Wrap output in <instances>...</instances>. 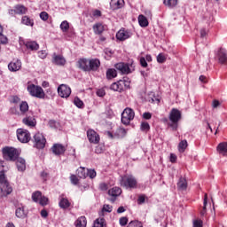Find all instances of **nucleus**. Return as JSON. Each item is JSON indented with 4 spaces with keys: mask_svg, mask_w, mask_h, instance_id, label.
Here are the masks:
<instances>
[{
    "mask_svg": "<svg viewBox=\"0 0 227 227\" xmlns=\"http://www.w3.org/2000/svg\"><path fill=\"white\" fill-rule=\"evenodd\" d=\"M39 204L42 205V207H45L46 205H49V199L45 196H41L38 201Z\"/></svg>",
    "mask_w": 227,
    "mask_h": 227,
    "instance_id": "nucleus-50",
    "label": "nucleus"
},
{
    "mask_svg": "<svg viewBox=\"0 0 227 227\" xmlns=\"http://www.w3.org/2000/svg\"><path fill=\"white\" fill-rule=\"evenodd\" d=\"M52 63L54 65H57L58 67H65L67 64V59L63 55H58L56 53H53L52 55Z\"/></svg>",
    "mask_w": 227,
    "mask_h": 227,
    "instance_id": "nucleus-18",
    "label": "nucleus"
},
{
    "mask_svg": "<svg viewBox=\"0 0 227 227\" xmlns=\"http://www.w3.org/2000/svg\"><path fill=\"white\" fill-rule=\"evenodd\" d=\"M124 4H125L124 0H111L110 8L112 10H120V8H123Z\"/></svg>",
    "mask_w": 227,
    "mask_h": 227,
    "instance_id": "nucleus-26",
    "label": "nucleus"
},
{
    "mask_svg": "<svg viewBox=\"0 0 227 227\" xmlns=\"http://www.w3.org/2000/svg\"><path fill=\"white\" fill-rule=\"evenodd\" d=\"M193 227H203V221L193 220Z\"/></svg>",
    "mask_w": 227,
    "mask_h": 227,
    "instance_id": "nucleus-60",
    "label": "nucleus"
},
{
    "mask_svg": "<svg viewBox=\"0 0 227 227\" xmlns=\"http://www.w3.org/2000/svg\"><path fill=\"white\" fill-rule=\"evenodd\" d=\"M60 29L63 33H67V31L70 29V23L67 20L62 21L60 24Z\"/></svg>",
    "mask_w": 227,
    "mask_h": 227,
    "instance_id": "nucleus-44",
    "label": "nucleus"
},
{
    "mask_svg": "<svg viewBox=\"0 0 227 227\" xmlns=\"http://www.w3.org/2000/svg\"><path fill=\"white\" fill-rule=\"evenodd\" d=\"M121 185L124 189H137V179L133 175H124L121 178Z\"/></svg>",
    "mask_w": 227,
    "mask_h": 227,
    "instance_id": "nucleus-4",
    "label": "nucleus"
},
{
    "mask_svg": "<svg viewBox=\"0 0 227 227\" xmlns=\"http://www.w3.org/2000/svg\"><path fill=\"white\" fill-rule=\"evenodd\" d=\"M118 76V73L114 68H109L106 70V79H114V77Z\"/></svg>",
    "mask_w": 227,
    "mask_h": 227,
    "instance_id": "nucleus-38",
    "label": "nucleus"
},
{
    "mask_svg": "<svg viewBox=\"0 0 227 227\" xmlns=\"http://www.w3.org/2000/svg\"><path fill=\"white\" fill-rule=\"evenodd\" d=\"M74 104L76 106V107H78V109H82V107H84V102H82V100H81V98L78 97L74 98Z\"/></svg>",
    "mask_w": 227,
    "mask_h": 227,
    "instance_id": "nucleus-45",
    "label": "nucleus"
},
{
    "mask_svg": "<svg viewBox=\"0 0 227 227\" xmlns=\"http://www.w3.org/2000/svg\"><path fill=\"white\" fill-rule=\"evenodd\" d=\"M58 93L62 98H68L72 94V89H70L67 84H61L58 88Z\"/></svg>",
    "mask_w": 227,
    "mask_h": 227,
    "instance_id": "nucleus-12",
    "label": "nucleus"
},
{
    "mask_svg": "<svg viewBox=\"0 0 227 227\" xmlns=\"http://www.w3.org/2000/svg\"><path fill=\"white\" fill-rule=\"evenodd\" d=\"M180 120H182V112L177 108H172L168 114V127L172 130H178Z\"/></svg>",
    "mask_w": 227,
    "mask_h": 227,
    "instance_id": "nucleus-1",
    "label": "nucleus"
},
{
    "mask_svg": "<svg viewBox=\"0 0 227 227\" xmlns=\"http://www.w3.org/2000/svg\"><path fill=\"white\" fill-rule=\"evenodd\" d=\"M100 68V60L98 59H89V72H97Z\"/></svg>",
    "mask_w": 227,
    "mask_h": 227,
    "instance_id": "nucleus-20",
    "label": "nucleus"
},
{
    "mask_svg": "<svg viewBox=\"0 0 227 227\" xmlns=\"http://www.w3.org/2000/svg\"><path fill=\"white\" fill-rule=\"evenodd\" d=\"M92 29L95 35H102V33H104V25H102V23H96L92 27Z\"/></svg>",
    "mask_w": 227,
    "mask_h": 227,
    "instance_id": "nucleus-34",
    "label": "nucleus"
},
{
    "mask_svg": "<svg viewBox=\"0 0 227 227\" xmlns=\"http://www.w3.org/2000/svg\"><path fill=\"white\" fill-rule=\"evenodd\" d=\"M140 130L142 132H145V134L147 132L150 131V123H148L147 121H142L140 124Z\"/></svg>",
    "mask_w": 227,
    "mask_h": 227,
    "instance_id": "nucleus-42",
    "label": "nucleus"
},
{
    "mask_svg": "<svg viewBox=\"0 0 227 227\" xmlns=\"http://www.w3.org/2000/svg\"><path fill=\"white\" fill-rule=\"evenodd\" d=\"M93 227H107L105 218H97L93 223Z\"/></svg>",
    "mask_w": 227,
    "mask_h": 227,
    "instance_id": "nucleus-36",
    "label": "nucleus"
},
{
    "mask_svg": "<svg viewBox=\"0 0 227 227\" xmlns=\"http://www.w3.org/2000/svg\"><path fill=\"white\" fill-rule=\"evenodd\" d=\"M25 46L28 51H38L40 49V45L36 41H27Z\"/></svg>",
    "mask_w": 227,
    "mask_h": 227,
    "instance_id": "nucleus-27",
    "label": "nucleus"
},
{
    "mask_svg": "<svg viewBox=\"0 0 227 227\" xmlns=\"http://www.w3.org/2000/svg\"><path fill=\"white\" fill-rule=\"evenodd\" d=\"M78 68L83 72H90V59H80L77 62Z\"/></svg>",
    "mask_w": 227,
    "mask_h": 227,
    "instance_id": "nucleus-21",
    "label": "nucleus"
},
{
    "mask_svg": "<svg viewBox=\"0 0 227 227\" xmlns=\"http://www.w3.org/2000/svg\"><path fill=\"white\" fill-rule=\"evenodd\" d=\"M216 152L223 157H227V142L220 143L216 147Z\"/></svg>",
    "mask_w": 227,
    "mask_h": 227,
    "instance_id": "nucleus-24",
    "label": "nucleus"
},
{
    "mask_svg": "<svg viewBox=\"0 0 227 227\" xmlns=\"http://www.w3.org/2000/svg\"><path fill=\"white\" fill-rule=\"evenodd\" d=\"M7 169L6 163L4 160H0V175H4Z\"/></svg>",
    "mask_w": 227,
    "mask_h": 227,
    "instance_id": "nucleus-51",
    "label": "nucleus"
},
{
    "mask_svg": "<svg viewBox=\"0 0 227 227\" xmlns=\"http://www.w3.org/2000/svg\"><path fill=\"white\" fill-rule=\"evenodd\" d=\"M215 58L220 65H226L227 63V51L224 48H219L215 51Z\"/></svg>",
    "mask_w": 227,
    "mask_h": 227,
    "instance_id": "nucleus-10",
    "label": "nucleus"
},
{
    "mask_svg": "<svg viewBox=\"0 0 227 227\" xmlns=\"http://www.w3.org/2000/svg\"><path fill=\"white\" fill-rule=\"evenodd\" d=\"M140 65L143 68H146V67H148V62H146V59L145 57L140 58Z\"/></svg>",
    "mask_w": 227,
    "mask_h": 227,
    "instance_id": "nucleus-58",
    "label": "nucleus"
},
{
    "mask_svg": "<svg viewBox=\"0 0 227 227\" xmlns=\"http://www.w3.org/2000/svg\"><path fill=\"white\" fill-rule=\"evenodd\" d=\"M67 149L65 148V145L61 144H54L51 147V152L54 153V155H63Z\"/></svg>",
    "mask_w": 227,
    "mask_h": 227,
    "instance_id": "nucleus-22",
    "label": "nucleus"
},
{
    "mask_svg": "<svg viewBox=\"0 0 227 227\" xmlns=\"http://www.w3.org/2000/svg\"><path fill=\"white\" fill-rule=\"evenodd\" d=\"M2 153L5 160L15 162L20 155V150L14 147L5 146L2 149Z\"/></svg>",
    "mask_w": 227,
    "mask_h": 227,
    "instance_id": "nucleus-2",
    "label": "nucleus"
},
{
    "mask_svg": "<svg viewBox=\"0 0 227 227\" xmlns=\"http://www.w3.org/2000/svg\"><path fill=\"white\" fill-rule=\"evenodd\" d=\"M116 70H119L122 75H129L136 70V66L134 65V60H129V63L119 62L114 65Z\"/></svg>",
    "mask_w": 227,
    "mask_h": 227,
    "instance_id": "nucleus-3",
    "label": "nucleus"
},
{
    "mask_svg": "<svg viewBox=\"0 0 227 227\" xmlns=\"http://www.w3.org/2000/svg\"><path fill=\"white\" fill-rule=\"evenodd\" d=\"M48 125L51 127V129H59V122L56 121L55 120H50Z\"/></svg>",
    "mask_w": 227,
    "mask_h": 227,
    "instance_id": "nucleus-48",
    "label": "nucleus"
},
{
    "mask_svg": "<svg viewBox=\"0 0 227 227\" xmlns=\"http://www.w3.org/2000/svg\"><path fill=\"white\" fill-rule=\"evenodd\" d=\"M38 56L41 58V59H45L47 58V51H39Z\"/></svg>",
    "mask_w": 227,
    "mask_h": 227,
    "instance_id": "nucleus-62",
    "label": "nucleus"
},
{
    "mask_svg": "<svg viewBox=\"0 0 227 227\" xmlns=\"http://www.w3.org/2000/svg\"><path fill=\"white\" fill-rule=\"evenodd\" d=\"M129 223V218L127 216H122L119 220V223L121 226H127V223Z\"/></svg>",
    "mask_w": 227,
    "mask_h": 227,
    "instance_id": "nucleus-53",
    "label": "nucleus"
},
{
    "mask_svg": "<svg viewBox=\"0 0 227 227\" xmlns=\"http://www.w3.org/2000/svg\"><path fill=\"white\" fill-rule=\"evenodd\" d=\"M207 35H208V29L207 28L200 29V38H207Z\"/></svg>",
    "mask_w": 227,
    "mask_h": 227,
    "instance_id": "nucleus-59",
    "label": "nucleus"
},
{
    "mask_svg": "<svg viewBox=\"0 0 227 227\" xmlns=\"http://www.w3.org/2000/svg\"><path fill=\"white\" fill-rule=\"evenodd\" d=\"M142 118H144V120H152V114L150 112H145L143 114Z\"/></svg>",
    "mask_w": 227,
    "mask_h": 227,
    "instance_id": "nucleus-61",
    "label": "nucleus"
},
{
    "mask_svg": "<svg viewBox=\"0 0 227 227\" xmlns=\"http://www.w3.org/2000/svg\"><path fill=\"white\" fill-rule=\"evenodd\" d=\"M13 192V188L10 185V183H8V180L6 179V176L1 174L0 175V198H4V196H8L9 194H12Z\"/></svg>",
    "mask_w": 227,
    "mask_h": 227,
    "instance_id": "nucleus-5",
    "label": "nucleus"
},
{
    "mask_svg": "<svg viewBox=\"0 0 227 227\" xmlns=\"http://www.w3.org/2000/svg\"><path fill=\"white\" fill-rule=\"evenodd\" d=\"M40 19H41V20H43L44 22L49 20V13H47V12H42L40 13Z\"/></svg>",
    "mask_w": 227,
    "mask_h": 227,
    "instance_id": "nucleus-54",
    "label": "nucleus"
},
{
    "mask_svg": "<svg viewBox=\"0 0 227 227\" xmlns=\"http://www.w3.org/2000/svg\"><path fill=\"white\" fill-rule=\"evenodd\" d=\"M87 176L93 180V178H96L97 176V171H95L93 168H87Z\"/></svg>",
    "mask_w": 227,
    "mask_h": 227,
    "instance_id": "nucleus-47",
    "label": "nucleus"
},
{
    "mask_svg": "<svg viewBox=\"0 0 227 227\" xmlns=\"http://www.w3.org/2000/svg\"><path fill=\"white\" fill-rule=\"evenodd\" d=\"M87 137L90 143H92L93 145H98L100 143V135L94 129L87 130Z\"/></svg>",
    "mask_w": 227,
    "mask_h": 227,
    "instance_id": "nucleus-13",
    "label": "nucleus"
},
{
    "mask_svg": "<svg viewBox=\"0 0 227 227\" xmlns=\"http://www.w3.org/2000/svg\"><path fill=\"white\" fill-rule=\"evenodd\" d=\"M163 4L168 8H175L178 4V0H163Z\"/></svg>",
    "mask_w": 227,
    "mask_h": 227,
    "instance_id": "nucleus-39",
    "label": "nucleus"
},
{
    "mask_svg": "<svg viewBox=\"0 0 227 227\" xmlns=\"http://www.w3.org/2000/svg\"><path fill=\"white\" fill-rule=\"evenodd\" d=\"M178 191H186L187 190V180L184 177H180L177 182Z\"/></svg>",
    "mask_w": 227,
    "mask_h": 227,
    "instance_id": "nucleus-29",
    "label": "nucleus"
},
{
    "mask_svg": "<svg viewBox=\"0 0 227 227\" xmlns=\"http://www.w3.org/2000/svg\"><path fill=\"white\" fill-rule=\"evenodd\" d=\"M70 181L73 185H77V184H79V178H77V176L75 175H71Z\"/></svg>",
    "mask_w": 227,
    "mask_h": 227,
    "instance_id": "nucleus-55",
    "label": "nucleus"
},
{
    "mask_svg": "<svg viewBox=\"0 0 227 227\" xmlns=\"http://www.w3.org/2000/svg\"><path fill=\"white\" fill-rule=\"evenodd\" d=\"M21 24H24L25 26H30V27H33V26H35V21L28 16H23L21 19Z\"/></svg>",
    "mask_w": 227,
    "mask_h": 227,
    "instance_id": "nucleus-37",
    "label": "nucleus"
},
{
    "mask_svg": "<svg viewBox=\"0 0 227 227\" xmlns=\"http://www.w3.org/2000/svg\"><path fill=\"white\" fill-rule=\"evenodd\" d=\"M103 212H113V206L109 204H105L103 206Z\"/></svg>",
    "mask_w": 227,
    "mask_h": 227,
    "instance_id": "nucleus-57",
    "label": "nucleus"
},
{
    "mask_svg": "<svg viewBox=\"0 0 227 227\" xmlns=\"http://www.w3.org/2000/svg\"><path fill=\"white\" fill-rule=\"evenodd\" d=\"M108 195L110 196L109 200L112 203H114L116 201V198L121 195V188L115 186L108 190Z\"/></svg>",
    "mask_w": 227,
    "mask_h": 227,
    "instance_id": "nucleus-14",
    "label": "nucleus"
},
{
    "mask_svg": "<svg viewBox=\"0 0 227 227\" xmlns=\"http://www.w3.org/2000/svg\"><path fill=\"white\" fill-rule=\"evenodd\" d=\"M70 200L65 195H60L59 197V207L63 210H67V208H70Z\"/></svg>",
    "mask_w": 227,
    "mask_h": 227,
    "instance_id": "nucleus-19",
    "label": "nucleus"
},
{
    "mask_svg": "<svg viewBox=\"0 0 227 227\" xmlns=\"http://www.w3.org/2000/svg\"><path fill=\"white\" fill-rule=\"evenodd\" d=\"M22 68V62L20 59H13L8 65V69L10 72H19Z\"/></svg>",
    "mask_w": 227,
    "mask_h": 227,
    "instance_id": "nucleus-17",
    "label": "nucleus"
},
{
    "mask_svg": "<svg viewBox=\"0 0 227 227\" xmlns=\"http://www.w3.org/2000/svg\"><path fill=\"white\" fill-rule=\"evenodd\" d=\"M96 93L98 97H106V90L104 89H98Z\"/></svg>",
    "mask_w": 227,
    "mask_h": 227,
    "instance_id": "nucleus-63",
    "label": "nucleus"
},
{
    "mask_svg": "<svg viewBox=\"0 0 227 227\" xmlns=\"http://www.w3.org/2000/svg\"><path fill=\"white\" fill-rule=\"evenodd\" d=\"M41 198H42V192H35L32 194V200L33 201H35V203H38Z\"/></svg>",
    "mask_w": 227,
    "mask_h": 227,
    "instance_id": "nucleus-46",
    "label": "nucleus"
},
{
    "mask_svg": "<svg viewBox=\"0 0 227 227\" xmlns=\"http://www.w3.org/2000/svg\"><path fill=\"white\" fill-rule=\"evenodd\" d=\"M138 24L141 27H148V19H146L145 15L140 14L138 16Z\"/></svg>",
    "mask_w": 227,
    "mask_h": 227,
    "instance_id": "nucleus-33",
    "label": "nucleus"
},
{
    "mask_svg": "<svg viewBox=\"0 0 227 227\" xmlns=\"http://www.w3.org/2000/svg\"><path fill=\"white\" fill-rule=\"evenodd\" d=\"M86 224H88V220L86 219V216H80L74 222L75 227H86Z\"/></svg>",
    "mask_w": 227,
    "mask_h": 227,
    "instance_id": "nucleus-31",
    "label": "nucleus"
},
{
    "mask_svg": "<svg viewBox=\"0 0 227 227\" xmlns=\"http://www.w3.org/2000/svg\"><path fill=\"white\" fill-rule=\"evenodd\" d=\"M207 205H208V194L205 193L203 200V207L200 211V215L203 217L207 215Z\"/></svg>",
    "mask_w": 227,
    "mask_h": 227,
    "instance_id": "nucleus-35",
    "label": "nucleus"
},
{
    "mask_svg": "<svg viewBox=\"0 0 227 227\" xmlns=\"http://www.w3.org/2000/svg\"><path fill=\"white\" fill-rule=\"evenodd\" d=\"M125 136H127V129L123 128H119L114 132V137H116L117 139H123Z\"/></svg>",
    "mask_w": 227,
    "mask_h": 227,
    "instance_id": "nucleus-30",
    "label": "nucleus"
},
{
    "mask_svg": "<svg viewBox=\"0 0 227 227\" xmlns=\"http://www.w3.org/2000/svg\"><path fill=\"white\" fill-rule=\"evenodd\" d=\"M17 138L20 143H29L31 141V133L27 129H18Z\"/></svg>",
    "mask_w": 227,
    "mask_h": 227,
    "instance_id": "nucleus-9",
    "label": "nucleus"
},
{
    "mask_svg": "<svg viewBox=\"0 0 227 227\" xmlns=\"http://www.w3.org/2000/svg\"><path fill=\"white\" fill-rule=\"evenodd\" d=\"M16 167L18 171L24 172L26 171V160L23 158L16 159Z\"/></svg>",
    "mask_w": 227,
    "mask_h": 227,
    "instance_id": "nucleus-28",
    "label": "nucleus"
},
{
    "mask_svg": "<svg viewBox=\"0 0 227 227\" xmlns=\"http://www.w3.org/2000/svg\"><path fill=\"white\" fill-rule=\"evenodd\" d=\"M187 140H182L178 145V150L180 153H184V152H185V150L187 149Z\"/></svg>",
    "mask_w": 227,
    "mask_h": 227,
    "instance_id": "nucleus-41",
    "label": "nucleus"
},
{
    "mask_svg": "<svg viewBox=\"0 0 227 227\" xmlns=\"http://www.w3.org/2000/svg\"><path fill=\"white\" fill-rule=\"evenodd\" d=\"M11 102L12 104H19V102H20V98H19V96H12Z\"/></svg>",
    "mask_w": 227,
    "mask_h": 227,
    "instance_id": "nucleus-64",
    "label": "nucleus"
},
{
    "mask_svg": "<svg viewBox=\"0 0 227 227\" xmlns=\"http://www.w3.org/2000/svg\"><path fill=\"white\" fill-rule=\"evenodd\" d=\"M32 142L34 144V148H36L37 150H43L45 148L47 139H45L43 134L37 132L33 136Z\"/></svg>",
    "mask_w": 227,
    "mask_h": 227,
    "instance_id": "nucleus-6",
    "label": "nucleus"
},
{
    "mask_svg": "<svg viewBox=\"0 0 227 227\" xmlns=\"http://www.w3.org/2000/svg\"><path fill=\"white\" fill-rule=\"evenodd\" d=\"M76 174L79 176V178H87L88 177V168H84V167H80L77 170H76Z\"/></svg>",
    "mask_w": 227,
    "mask_h": 227,
    "instance_id": "nucleus-32",
    "label": "nucleus"
},
{
    "mask_svg": "<svg viewBox=\"0 0 227 227\" xmlns=\"http://www.w3.org/2000/svg\"><path fill=\"white\" fill-rule=\"evenodd\" d=\"M27 90L30 93L31 97H35V98H45V92L43 89L34 83L27 85Z\"/></svg>",
    "mask_w": 227,
    "mask_h": 227,
    "instance_id": "nucleus-7",
    "label": "nucleus"
},
{
    "mask_svg": "<svg viewBox=\"0 0 227 227\" xmlns=\"http://www.w3.org/2000/svg\"><path fill=\"white\" fill-rule=\"evenodd\" d=\"M123 84L125 86H127V84H125V81H119L117 82H114L111 84L110 86V90H112L113 91H123Z\"/></svg>",
    "mask_w": 227,
    "mask_h": 227,
    "instance_id": "nucleus-25",
    "label": "nucleus"
},
{
    "mask_svg": "<svg viewBox=\"0 0 227 227\" xmlns=\"http://www.w3.org/2000/svg\"><path fill=\"white\" fill-rule=\"evenodd\" d=\"M157 61L159 63H166V56H164L162 53L158 54Z\"/></svg>",
    "mask_w": 227,
    "mask_h": 227,
    "instance_id": "nucleus-56",
    "label": "nucleus"
},
{
    "mask_svg": "<svg viewBox=\"0 0 227 227\" xmlns=\"http://www.w3.org/2000/svg\"><path fill=\"white\" fill-rule=\"evenodd\" d=\"M130 36H132V33H130V31L125 28H121L116 34V38L117 40H120V42H124V40H129Z\"/></svg>",
    "mask_w": 227,
    "mask_h": 227,
    "instance_id": "nucleus-15",
    "label": "nucleus"
},
{
    "mask_svg": "<svg viewBox=\"0 0 227 227\" xmlns=\"http://www.w3.org/2000/svg\"><path fill=\"white\" fill-rule=\"evenodd\" d=\"M136 116V113H134V110L132 108H126L121 114V121L123 123V125H129L130 121L134 120V117Z\"/></svg>",
    "mask_w": 227,
    "mask_h": 227,
    "instance_id": "nucleus-8",
    "label": "nucleus"
},
{
    "mask_svg": "<svg viewBox=\"0 0 227 227\" xmlns=\"http://www.w3.org/2000/svg\"><path fill=\"white\" fill-rule=\"evenodd\" d=\"M20 111L24 114L27 113L29 111V105H27V102L22 101L21 104L20 105Z\"/></svg>",
    "mask_w": 227,
    "mask_h": 227,
    "instance_id": "nucleus-43",
    "label": "nucleus"
},
{
    "mask_svg": "<svg viewBox=\"0 0 227 227\" xmlns=\"http://www.w3.org/2000/svg\"><path fill=\"white\" fill-rule=\"evenodd\" d=\"M27 13V8L22 4H17L14 9H9L8 14L11 17H15V15H26Z\"/></svg>",
    "mask_w": 227,
    "mask_h": 227,
    "instance_id": "nucleus-11",
    "label": "nucleus"
},
{
    "mask_svg": "<svg viewBox=\"0 0 227 227\" xmlns=\"http://www.w3.org/2000/svg\"><path fill=\"white\" fill-rule=\"evenodd\" d=\"M3 31H4V28L0 25V43H2V45H6V43H8V37L3 35Z\"/></svg>",
    "mask_w": 227,
    "mask_h": 227,
    "instance_id": "nucleus-40",
    "label": "nucleus"
},
{
    "mask_svg": "<svg viewBox=\"0 0 227 227\" xmlns=\"http://www.w3.org/2000/svg\"><path fill=\"white\" fill-rule=\"evenodd\" d=\"M16 217L19 219H24L27 215V212L24 209V205H18L15 211Z\"/></svg>",
    "mask_w": 227,
    "mask_h": 227,
    "instance_id": "nucleus-23",
    "label": "nucleus"
},
{
    "mask_svg": "<svg viewBox=\"0 0 227 227\" xmlns=\"http://www.w3.org/2000/svg\"><path fill=\"white\" fill-rule=\"evenodd\" d=\"M104 52L106 54L105 56L106 59H109V58H111V56L114 54V51H113V50L109 48L105 49Z\"/></svg>",
    "mask_w": 227,
    "mask_h": 227,
    "instance_id": "nucleus-52",
    "label": "nucleus"
},
{
    "mask_svg": "<svg viewBox=\"0 0 227 227\" xmlns=\"http://www.w3.org/2000/svg\"><path fill=\"white\" fill-rule=\"evenodd\" d=\"M127 227H143V223L137 221V220H134L131 221Z\"/></svg>",
    "mask_w": 227,
    "mask_h": 227,
    "instance_id": "nucleus-49",
    "label": "nucleus"
},
{
    "mask_svg": "<svg viewBox=\"0 0 227 227\" xmlns=\"http://www.w3.org/2000/svg\"><path fill=\"white\" fill-rule=\"evenodd\" d=\"M22 123L24 125H27V127H36V119H35V116L31 114H27L25 118L22 120Z\"/></svg>",
    "mask_w": 227,
    "mask_h": 227,
    "instance_id": "nucleus-16",
    "label": "nucleus"
}]
</instances>
